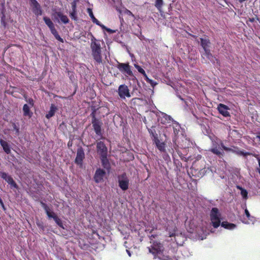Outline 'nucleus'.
Returning a JSON list of instances; mask_svg holds the SVG:
<instances>
[{
  "label": "nucleus",
  "instance_id": "nucleus-33",
  "mask_svg": "<svg viewBox=\"0 0 260 260\" xmlns=\"http://www.w3.org/2000/svg\"><path fill=\"white\" fill-rule=\"evenodd\" d=\"M163 5L162 0H156L155 2V7L158 9H160Z\"/></svg>",
  "mask_w": 260,
  "mask_h": 260
},
{
  "label": "nucleus",
  "instance_id": "nucleus-40",
  "mask_svg": "<svg viewBox=\"0 0 260 260\" xmlns=\"http://www.w3.org/2000/svg\"><path fill=\"white\" fill-rule=\"evenodd\" d=\"M91 229V231L92 232V233L93 234V235H96L97 236L99 237V238L100 239V235L98 233V230H94L93 229Z\"/></svg>",
  "mask_w": 260,
  "mask_h": 260
},
{
  "label": "nucleus",
  "instance_id": "nucleus-52",
  "mask_svg": "<svg viewBox=\"0 0 260 260\" xmlns=\"http://www.w3.org/2000/svg\"><path fill=\"white\" fill-rule=\"evenodd\" d=\"M0 203L2 204V205H3V206L4 207V205H3V203L2 202V200H1V199L0 198Z\"/></svg>",
  "mask_w": 260,
  "mask_h": 260
},
{
  "label": "nucleus",
  "instance_id": "nucleus-8",
  "mask_svg": "<svg viewBox=\"0 0 260 260\" xmlns=\"http://www.w3.org/2000/svg\"><path fill=\"white\" fill-rule=\"evenodd\" d=\"M118 95L121 99H125V97L130 98L131 95L128 87L125 84L120 85L118 89Z\"/></svg>",
  "mask_w": 260,
  "mask_h": 260
},
{
  "label": "nucleus",
  "instance_id": "nucleus-4",
  "mask_svg": "<svg viewBox=\"0 0 260 260\" xmlns=\"http://www.w3.org/2000/svg\"><path fill=\"white\" fill-rule=\"evenodd\" d=\"M210 232H213V231H210V229H189L188 231V232L190 233H195L196 235L193 236V238L201 240L206 239Z\"/></svg>",
  "mask_w": 260,
  "mask_h": 260
},
{
  "label": "nucleus",
  "instance_id": "nucleus-44",
  "mask_svg": "<svg viewBox=\"0 0 260 260\" xmlns=\"http://www.w3.org/2000/svg\"><path fill=\"white\" fill-rule=\"evenodd\" d=\"M55 221L59 226H62V228H63V226L61 225V221L58 217V219H57V220H55Z\"/></svg>",
  "mask_w": 260,
  "mask_h": 260
},
{
  "label": "nucleus",
  "instance_id": "nucleus-5",
  "mask_svg": "<svg viewBox=\"0 0 260 260\" xmlns=\"http://www.w3.org/2000/svg\"><path fill=\"white\" fill-rule=\"evenodd\" d=\"M211 221L214 228H218L221 223V214L217 208H213L210 212Z\"/></svg>",
  "mask_w": 260,
  "mask_h": 260
},
{
  "label": "nucleus",
  "instance_id": "nucleus-23",
  "mask_svg": "<svg viewBox=\"0 0 260 260\" xmlns=\"http://www.w3.org/2000/svg\"><path fill=\"white\" fill-rule=\"evenodd\" d=\"M211 151L214 154L218 155L219 157H222L224 154V152L223 151H220V150L217 149L216 146L211 148Z\"/></svg>",
  "mask_w": 260,
  "mask_h": 260
},
{
  "label": "nucleus",
  "instance_id": "nucleus-12",
  "mask_svg": "<svg viewBox=\"0 0 260 260\" xmlns=\"http://www.w3.org/2000/svg\"><path fill=\"white\" fill-rule=\"evenodd\" d=\"M31 6L32 7V11L37 16L41 15L42 11L41 6L36 0H31Z\"/></svg>",
  "mask_w": 260,
  "mask_h": 260
},
{
  "label": "nucleus",
  "instance_id": "nucleus-24",
  "mask_svg": "<svg viewBox=\"0 0 260 260\" xmlns=\"http://www.w3.org/2000/svg\"><path fill=\"white\" fill-rule=\"evenodd\" d=\"M87 12L88 13L89 16L91 18L92 22L96 24L97 25H100V21L95 18V17L93 15L92 11L90 8L87 9Z\"/></svg>",
  "mask_w": 260,
  "mask_h": 260
},
{
  "label": "nucleus",
  "instance_id": "nucleus-54",
  "mask_svg": "<svg viewBox=\"0 0 260 260\" xmlns=\"http://www.w3.org/2000/svg\"><path fill=\"white\" fill-rule=\"evenodd\" d=\"M257 138L259 139V140H260V136H257Z\"/></svg>",
  "mask_w": 260,
  "mask_h": 260
},
{
  "label": "nucleus",
  "instance_id": "nucleus-20",
  "mask_svg": "<svg viewBox=\"0 0 260 260\" xmlns=\"http://www.w3.org/2000/svg\"><path fill=\"white\" fill-rule=\"evenodd\" d=\"M0 144L3 148L4 151L7 154H10L11 152V149L8 143L3 140H0Z\"/></svg>",
  "mask_w": 260,
  "mask_h": 260
},
{
  "label": "nucleus",
  "instance_id": "nucleus-10",
  "mask_svg": "<svg viewBox=\"0 0 260 260\" xmlns=\"http://www.w3.org/2000/svg\"><path fill=\"white\" fill-rule=\"evenodd\" d=\"M97 152L101 156H107V148L103 142H98L96 144Z\"/></svg>",
  "mask_w": 260,
  "mask_h": 260
},
{
  "label": "nucleus",
  "instance_id": "nucleus-9",
  "mask_svg": "<svg viewBox=\"0 0 260 260\" xmlns=\"http://www.w3.org/2000/svg\"><path fill=\"white\" fill-rule=\"evenodd\" d=\"M220 146L221 148L225 151H228V152H233L237 155H242V156H247L248 155H249L250 153L249 152H244L243 150H240L238 149H236L235 147H233V148H229L227 147L224 146L223 143H220Z\"/></svg>",
  "mask_w": 260,
  "mask_h": 260
},
{
  "label": "nucleus",
  "instance_id": "nucleus-6",
  "mask_svg": "<svg viewBox=\"0 0 260 260\" xmlns=\"http://www.w3.org/2000/svg\"><path fill=\"white\" fill-rule=\"evenodd\" d=\"M118 182L119 183V186L122 190L125 191L128 189L129 185V179L126 176L125 173H123L118 176Z\"/></svg>",
  "mask_w": 260,
  "mask_h": 260
},
{
  "label": "nucleus",
  "instance_id": "nucleus-7",
  "mask_svg": "<svg viewBox=\"0 0 260 260\" xmlns=\"http://www.w3.org/2000/svg\"><path fill=\"white\" fill-rule=\"evenodd\" d=\"M91 115L92 116L91 122L95 133L97 135L102 136L101 126L102 122L95 118V115L93 113H92Z\"/></svg>",
  "mask_w": 260,
  "mask_h": 260
},
{
  "label": "nucleus",
  "instance_id": "nucleus-39",
  "mask_svg": "<svg viewBox=\"0 0 260 260\" xmlns=\"http://www.w3.org/2000/svg\"><path fill=\"white\" fill-rule=\"evenodd\" d=\"M71 5H72V11H76V2L74 1L72 3Z\"/></svg>",
  "mask_w": 260,
  "mask_h": 260
},
{
  "label": "nucleus",
  "instance_id": "nucleus-27",
  "mask_svg": "<svg viewBox=\"0 0 260 260\" xmlns=\"http://www.w3.org/2000/svg\"><path fill=\"white\" fill-rule=\"evenodd\" d=\"M201 44L204 50L208 49V47L210 44V41L208 39H204L203 38H200Z\"/></svg>",
  "mask_w": 260,
  "mask_h": 260
},
{
  "label": "nucleus",
  "instance_id": "nucleus-49",
  "mask_svg": "<svg viewBox=\"0 0 260 260\" xmlns=\"http://www.w3.org/2000/svg\"><path fill=\"white\" fill-rule=\"evenodd\" d=\"M100 25V26H101V27H102L103 28H104V29H106L107 28V27H106L105 26H104V25H103V24H101V23H100V25Z\"/></svg>",
  "mask_w": 260,
  "mask_h": 260
},
{
  "label": "nucleus",
  "instance_id": "nucleus-42",
  "mask_svg": "<svg viewBox=\"0 0 260 260\" xmlns=\"http://www.w3.org/2000/svg\"><path fill=\"white\" fill-rule=\"evenodd\" d=\"M55 39L56 40H57L58 41H60V42H62L63 43V39H62L60 36L59 35H58L57 36H56L55 37Z\"/></svg>",
  "mask_w": 260,
  "mask_h": 260
},
{
  "label": "nucleus",
  "instance_id": "nucleus-15",
  "mask_svg": "<svg viewBox=\"0 0 260 260\" xmlns=\"http://www.w3.org/2000/svg\"><path fill=\"white\" fill-rule=\"evenodd\" d=\"M217 109L219 112L224 117L230 116V113L228 112V107L223 104H219L218 106Z\"/></svg>",
  "mask_w": 260,
  "mask_h": 260
},
{
  "label": "nucleus",
  "instance_id": "nucleus-35",
  "mask_svg": "<svg viewBox=\"0 0 260 260\" xmlns=\"http://www.w3.org/2000/svg\"><path fill=\"white\" fill-rule=\"evenodd\" d=\"M76 14H77L76 11H72V12L70 14V15L71 18L72 19H74V20H76L77 19Z\"/></svg>",
  "mask_w": 260,
  "mask_h": 260
},
{
  "label": "nucleus",
  "instance_id": "nucleus-13",
  "mask_svg": "<svg viewBox=\"0 0 260 260\" xmlns=\"http://www.w3.org/2000/svg\"><path fill=\"white\" fill-rule=\"evenodd\" d=\"M0 175L1 177L5 179L12 186L16 188L18 187L17 185L13 180V178L11 176H9L7 173L5 172H0Z\"/></svg>",
  "mask_w": 260,
  "mask_h": 260
},
{
  "label": "nucleus",
  "instance_id": "nucleus-3",
  "mask_svg": "<svg viewBox=\"0 0 260 260\" xmlns=\"http://www.w3.org/2000/svg\"><path fill=\"white\" fill-rule=\"evenodd\" d=\"M91 55L96 64L102 63V47L100 41L94 37L91 39L90 44Z\"/></svg>",
  "mask_w": 260,
  "mask_h": 260
},
{
  "label": "nucleus",
  "instance_id": "nucleus-1",
  "mask_svg": "<svg viewBox=\"0 0 260 260\" xmlns=\"http://www.w3.org/2000/svg\"><path fill=\"white\" fill-rule=\"evenodd\" d=\"M157 229H152L150 231L147 229L145 230L150 238V242L152 243L151 246L149 247V252L153 255L152 260H172V257L164 254V247L163 245L159 242L153 240V239H154L157 236V234L155 232Z\"/></svg>",
  "mask_w": 260,
  "mask_h": 260
},
{
  "label": "nucleus",
  "instance_id": "nucleus-16",
  "mask_svg": "<svg viewBox=\"0 0 260 260\" xmlns=\"http://www.w3.org/2000/svg\"><path fill=\"white\" fill-rule=\"evenodd\" d=\"M118 68L121 72H124L128 75H132V72L131 70L130 67L128 64L119 63L118 64Z\"/></svg>",
  "mask_w": 260,
  "mask_h": 260
},
{
  "label": "nucleus",
  "instance_id": "nucleus-28",
  "mask_svg": "<svg viewBox=\"0 0 260 260\" xmlns=\"http://www.w3.org/2000/svg\"><path fill=\"white\" fill-rule=\"evenodd\" d=\"M107 156H105V157H104V156L101 157L102 165H103V167L106 169H108L109 167V163L108 162V160L107 159Z\"/></svg>",
  "mask_w": 260,
  "mask_h": 260
},
{
  "label": "nucleus",
  "instance_id": "nucleus-34",
  "mask_svg": "<svg viewBox=\"0 0 260 260\" xmlns=\"http://www.w3.org/2000/svg\"><path fill=\"white\" fill-rule=\"evenodd\" d=\"M145 77L147 82L150 83L152 86L154 87L156 85V83H155L153 80L148 78L147 76H145Z\"/></svg>",
  "mask_w": 260,
  "mask_h": 260
},
{
  "label": "nucleus",
  "instance_id": "nucleus-18",
  "mask_svg": "<svg viewBox=\"0 0 260 260\" xmlns=\"http://www.w3.org/2000/svg\"><path fill=\"white\" fill-rule=\"evenodd\" d=\"M161 117L160 119V122L164 124L170 123L171 121L174 122L175 121L173 118L169 115L166 114L165 113H161Z\"/></svg>",
  "mask_w": 260,
  "mask_h": 260
},
{
  "label": "nucleus",
  "instance_id": "nucleus-43",
  "mask_svg": "<svg viewBox=\"0 0 260 260\" xmlns=\"http://www.w3.org/2000/svg\"><path fill=\"white\" fill-rule=\"evenodd\" d=\"M229 225V224L227 222H222L221 223V226L223 228H228V226Z\"/></svg>",
  "mask_w": 260,
  "mask_h": 260
},
{
  "label": "nucleus",
  "instance_id": "nucleus-51",
  "mask_svg": "<svg viewBox=\"0 0 260 260\" xmlns=\"http://www.w3.org/2000/svg\"><path fill=\"white\" fill-rule=\"evenodd\" d=\"M127 13L128 14L132 15V12H131V11H127Z\"/></svg>",
  "mask_w": 260,
  "mask_h": 260
},
{
  "label": "nucleus",
  "instance_id": "nucleus-38",
  "mask_svg": "<svg viewBox=\"0 0 260 260\" xmlns=\"http://www.w3.org/2000/svg\"><path fill=\"white\" fill-rule=\"evenodd\" d=\"M50 30L51 33L54 36V37H55L56 36H57L58 35H59L58 32H57V31H56V29L55 28V27H53L52 28H51Z\"/></svg>",
  "mask_w": 260,
  "mask_h": 260
},
{
  "label": "nucleus",
  "instance_id": "nucleus-47",
  "mask_svg": "<svg viewBox=\"0 0 260 260\" xmlns=\"http://www.w3.org/2000/svg\"><path fill=\"white\" fill-rule=\"evenodd\" d=\"M13 127H14V128L15 129H16V132H17V133H18V132H19V128H18V127H17L16 126V125L15 124H14V126H13Z\"/></svg>",
  "mask_w": 260,
  "mask_h": 260
},
{
  "label": "nucleus",
  "instance_id": "nucleus-46",
  "mask_svg": "<svg viewBox=\"0 0 260 260\" xmlns=\"http://www.w3.org/2000/svg\"><path fill=\"white\" fill-rule=\"evenodd\" d=\"M257 160H258V166H259V168L257 169V170H258V173L260 174V158H257Z\"/></svg>",
  "mask_w": 260,
  "mask_h": 260
},
{
  "label": "nucleus",
  "instance_id": "nucleus-36",
  "mask_svg": "<svg viewBox=\"0 0 260 260\" xmlns=\"http://www.w3.org/2000/svg\"><path fill=\"white\" fill-rule=\"evenodd\" d=\"M50 30L51 33L54 36V37H55L56 36H57L58 35H59L58 32H57V31H56V29L55 28V27H53L52 28H51Z\"/></svg>",
  "mask_w": 260,
  "mask_h": 260
},
{
  "label": "nucleus",
  "instance_id": "nucleus-2",
  "mask_svg": "<svg viewBox=\"0 0 260 260\" xmlns=\"http://www.w3.org/2000/svg\"><path fill=\"white\" fill-rule=\"evenodd\" d=\"M167 237H171L178 245H182L186 240V236L182 230L183 229H165Z\"/></svg>",
  "mask_w": 260,
  "mask_h": 260
},
{
  "label": "nucleus",
  "instance_id": "nucleus-26",
  "mask_svg": "<svg viewBox=\"0 0 260 260\" xmlns=\"http://www.w3.org/2000/svg\"><path fill=\"white\" fill-rule=\"evenodd\" d=\"M43 20L50 29L54 27L53 23L49 18L45 16L44 17Z\"/></svg>",
  "mask_w": 260,
  "mask_h": 260
},
{
  "label": "nucleus",
  "instance_id": "nucleus-50",
  "mask_svg": "<svg viewBox=\"0 0 260 260\" xmlns=\"http://www.w3.org/2000/svg\"><path fill=\"white\" fill-rule=\"evenodd\" d=\"M126 252H127V253L128 255L129 256H131V253L130 251H129V250L127 249V250H126Z\"/></svg>",
  "mask_w": 260,
  "mask_h": 260
},
{
  "label": "nucleus",
  "instance_id": "nucleus-30",
  "mask_svg": "<svg viewBox=\"0 0 260 260\" xmlns=\"http://www.w3.org/2000/svg\"><path fill=\"white\" fill-rule=\"evenodd\" d=\"M174 123L175 124V125L173 126L174 133V134L176 135L179 132L180 126L179 124L175 121L174 122Z\"/></svg>",
  "mask_w": 260,
  "mask_h": 260
},
{
  "label": "nucleus",
  "instance_id": "nucleus-25",
  "mask_svg": "<svg viewBox=\"0 0 260 260\" xmlns=\"http://www.w3.org/2000/svg\"><path fill=\"white\" fill-rule=\"evenodd\" d=\"M45 209L49 217L53 218L54 220H57V219H58V217L53 211H50L47 207H45Z\"/></svg>",
  "mask_w": 260,
  "mask_h": 260
},
{
  "label": "nucleus",
  "instance_id": "nucleus-31",
  "mask_svg": "<svg viewBox=\"0 0 260 260\" xmlns=\"http://www.w3.org/2000/svg\"><path fill=\"white\" fill-rule=\"evenodd\" d=\"M204 51H205V53L203 54V55L206 56L207 58H208L209 59L211 60L212 59L213 56H212L211 53H210V50L209 49H205Z\"/></svg>",
  "mask_w": 260,
  "mask_h": 260
},
{
  "label": "nucleus",
  "instance_id": "nucleus-22",
  "mask_svg": "<svg viewBox=\"0 0 260 260\" xmlns=\"http://www.w3.org/2000/svg\"><path fill=\"white\" fill-rule=\"evenodd\" d=\"M56 110L57 108L54 105H51L50 110L46 114V117L47 119H49L52 117L54 115Z\"/></svg>",
  "mask_w": 260,
  "mask_h": 260
},
{
  "label": "nucleus",
  "instance_id": "nucleus-21",
  "mask_svg": "<svg viewBox=\"0 0 260 260\" xmlns=\"http://www.w3.org/2000/svg\"><path fill=\"white\" fill-rule=\"evenodd\" d=\"M23 111L24 116H28L29 117H31L32 113L30 112V107L28 105H24L23 107Z\"/></svg>",
  "mask_w": 260,
  "mask_h": 260
},
{
  "label": "nucleus",
  "instance_id": "nucleus-29",
  "mask_svg": "<svg viewBox=\"0 0 260 260\" xmlns=\"http://www.w3.org/2000/svg\"><path fill=\"white\" fill-rule=\"evenodd\" d=\"M237 188L241 190V194L243 198L246 199L247 198V191L240 186H237Z\"/></svg>",
  "mask_w": 260,
  "mask_h": 260
},
{
  "label": "nucleus",
  "instance_id": "nucleus-41",
  "mask_svg": "<svg viewBox=\"0 0 260 260\" xmlns=\"http://www.w3.org/2000/svg\"><path fill=\"white\" fill-rule=\"evenodd\" d=\"M27 102L28 103V104L30 105L31 107H32L34 106V101L32 99H29Z\"/></svg>",
  "mask_w": 260,
  "mask_h": 260
},
{
  "label": "nucleus",
  "instance_id": "nucleus-14",
  "mask_svg": "<svg viewBox=\"0 0 260 260\" xmlns=\"http://www.w3.org/2000/svg\"><path fill=\"white\" fill-rule=\"evenodd\" d=\"M105 174V171L102 169H99L96 170L94 176L95 181L96 183L102 182L103 180V177H104Z\"/></svg>",
  "mask_w": 260,
  "mask_h": 260
},
{
  "label": "nucleus",
  "instance_id": "nucleus-32",
  "mask_svg": "<svg viewBox=\"0 0 260 260\" xmlns=\"http://www.w3.org/2000/svg\"><path fill=\"white\" fill-rule=\"evenodd\" d=\"M135 67L138 70V72L142 74H143L144 76H146V73L145 71L139 65L137 64H135Z\"/></svg>",
  "mask_w": 260,
  "mask_h": 260
},
{
  "label": "nucleus",
  "instance_id": "nucleus-45",
  "mask_svg": "<svg viewBox=\"0 0 260 260\" xmlns=\"http://www.w3.org/2000/svg\"><path fill=\"white\" fill-rule=\"evenodd\" d=\"M245 213L246 215V216L248 217V218H249L250 217V213L249 212H248V210L247 209H245Z\"/></svg>",
  "mask_w": 260,
  "mask_h": 260
},
{
  "label": "nucleus",
  "instance_id": "nucleus-37",
  "mask_svg": "<svg viewBox=\"0 0 260 260\" xmlns=\"http://www.w3.org/2000/svg\"><path fill=\"white\" fill-rule=\"evenodd\" d=\"M50 30L51 33L54 36V37H55L56 36H57L58 35H59L58 32H57V31H56V29L55 28V27H53L52 28H51Z\"/></svg>",
  "mask_w": 260,
  "mask_h": 260
},
{
  "label": "nucleus",
  "instance_id": "nucleus-19",
  "mask_svg": "<svg viewBox=\"0 0 260 260\" xmlns=\"http://www.w3.org/2000/svg\"><path fill=\"white\" fill-rule=\"evenodd\" d=\"M54 15L56 18H59L62 23L64 24L69 23V20L68 17L63 15L61 12H56Z\"/></svg>",
  "mask_w": 260,
  "mask_h": 260
},
{
  "label": "nucleus",
  "instance_id": "nucleus-17",
  "mask_svg": "<svg viewBox=\"0 0 260 260\" xmlns=\"http://www.w3.org/2000/svg\"><path fill=\"white\" fill-rule=\"evenodd\" d=\"M152 136L154 137V142L155 143V145H156L157 148L160 151H164L165 150V144L163 142H161L159 140L157 137V134L154 135L152 132Z\"/></svg>",
  "mask_w": 260,
  "mask_h": 260
},
{
  "label": "nucleus",
  "instance_id": "nucleus-11",
  "mask_svg": "<svg viewBox=\"0 0 260 260\" xmlns=\"http://www.w3.org/2000/svg\"><path fill=\"white\" fill-rule=\"evenodd\" d=\"M84 157L85 154L83 148L81 147L78 148L77 152V156L75 159V162L77 165H81Z\"/></svg>",
  "mask_w": 260,
  "mask_h": 260
},
{
  "label": "nucleus",
  "instance_id": "nucleus-53",
  "mask_svg": "<svg viewBox=\"0 0 260 260\" xmlns=\"http://www.w3.org/2000/svg\"><path fill=\"white\" fill-rule=\"evenodd\" d=\"M234 226V225L233 224H232L231 225V228H232V226Z\"/></svg>",
  "mask_w": 260,
  "mask_h": 260
},
{
  "label": "nucleus",
  "instance_id": "nucleus-48",
  "mask_svg": "<svg viewBox=\"0 0 260 260\" xmlns=\"http://www.w3.org/2000/svg\"><path fill=\"white\" fill-rule=\"evenodd\" d=\"M106 30L108 32H113L114 31H113L112 30L110 29V28H107L106 29Z\"/></svg>",
  "mask_w": 260,
  "mask_h": 260
}]
</instances>
